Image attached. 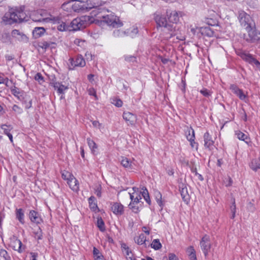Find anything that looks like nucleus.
Masks as SVG:
<instances>
[{
    "instance_id": "c756f323",
    "label": "nucleus",
    "mask_w": 260,
    "mask_h": 260,
    "mask_svg": "<svg viewBox=\"0 0 260 260\" xmlns=\"http://www.w3.org/2000/svg\"><path fill=\"white\" fill-rule=\"evenodd\" d=\"M155 199L156 200L157 204L161 208V209H162L164 205L162 203V201L161 200L162 196L159 191H156L155 192Z\"/></svg>"
},
{
    "instance_id": "de8ad7c7",
    "label": "nucleus",
    "mask_w": 260,
    "mask_h": 260,
    "mask_svg": "<svg viewBox=\"0 0 260 260\" xmlns=\"http://www.w3.org/2000/svg\"><path fill=\"white\" fill-rule=\"evenodd\" d=\"M135 203L131 202L128 205L129 208L135 213H138L139 211V208L134 205Z\"/></svg>"
},
{
    "instance_id": "4be33fe9",
    "label": "nucleus",
    "mask_w": 260,
    "mask_h": 260,
    "mask_svg": "<svg viewBox=\"0 0 260 260\" xmlns=\"http://www.w3.org/2000/svg\"><path fill=\"white\" fill-rule=\"evenodd\" d=\"M16 217L21 223H24V214L22 209L20 208L16 210Z\"/></svg>"
},
{
    "instance_id": "e2e57ef3",
    "label": "nucleus",
    "mask_w": 260,
    "mask_h": 260,
    "mask_svg": "<svg viewBox=\"0 0 260 260\" xmlns=\"http://www.w3.org/2000/svg\"><path fill=\"white\" fill-rule=\"evenodd\" d=\"M30 254L31 255L32 260H37V257L38 256V254L35 252H31Z\"/></svg>"
},
{
    "instance_id": "20e7f679",
    "label": "nucleus",
    "mask_w": 260,
    "mask_h": 260,
    "mask_svg": "<svg viewBox=\"0 0 260 260\" xmlns=\"http://www.w3.org/2000/svg\"><path fill=\"white\" fill-rule=\"evenodd\" d=\"M92 17L89 16H83L76 18L71 22V26L73 30L83 29L92 22Z\"/></svg>"
},
{
    "instance_id": "4c0bfd02",
    "label": "nucleus",
    "mask_w": 260,
    "mask_h": 260,
    "mask_svg": "<svg viewBox=\"0 0 260 260\" xmlns=\"http://www.w3.org/2000/svg\"><path fill=\"white\" fill-rule=\"evenodd\" d=\"M97 225L101 231L103 232L105 230L104 222L102 218L98 219Z\"/></svg>"
},
{
    "instance_id": "49530a36",
    "label": "nucleus",
    "mask_w": 260,
    "mask_h": 260,
    "mask_svg": "<svg viewBox=\"0 0 260 260\" xmlns=\"http://www.w3.org/2000/svg\"><path fill=\"white\" fill-rule=\"evenodd\" d=\"M54 44V43L51 42L44 41L42 43V47L44 49H47L51 47V45Z\"/></svg>"
},
{
    "instance_id": "603ef678",
    "label": "nucleus",
    "mask_w": 260,
    "mask_h": 260,
    "mask_svg": "<svg viewBox=\"0 0 260 260\" xmlns=\"http://www.w3.org/2000/svg\"><path fill=\"white\" fill-rule=\"evenodd\" d=\"M163 260H168L167 257H164ZM169 260H178V258L174 253H170L169 254Z\"/></svg>"
},
{
    "instance_id": "ea45409f",
    "label": "nucleus",
    "mask_w": 260,
    "mask_h": 260,
    "mask_svg": "<svg viewBox=\"0 0 260 260\" xmlns=\"http://www.w3.org/2000/svg\"><path fill=\"white\" fill-rule=\"evenodd\" d=\"M11 92L15 96L20 99V95L21 96V92L20 91V90L18 88L14 87L11 89Z\"/></svg>"
},
{
    "instance_id": "f704fd0d",
    "label": "nucleus",
    "mask_w": 260,
    "mask_h": 260,
    "mask_svg": "<svg viewBox=\"0 0 260 260\" xmlns=\"http://www.w3.org/2000/svg\"><path fill=\"white\" fill-rule=\"evenodd\" d=\"M0 256L3 257L4 260H11L10 255L8 254V252L4 249H0Z\"/></svg>"
},
{
    "instance_id": "6ab92c4d",
    "label": "nucleus",
    "mask_w": 260,
    "mask_h": 260,
    "mask_svg": "<svg viewBox=\"0 0 260 260\" xmlns=\"http://www.w3.org/2000/svg\"><path fill=\"white\" fill-rule=\"evenodd\" d=\"M47 18L44 17L42 13V11L37 12L35 15L32 16V20L35 22L46 21Z\"/></svg>"
},
{
    "instance_id": "e433bc0d",
    "label": "nucleus",
    "mask_w": 260,
    "mask_h": 260,
    "mask_svg": "<svg viewBox=\"0 0 260 260\" xmlns=\"http://www.w3.org/2000/svg\"><path fill=\"white\" fill-rule=\"evenodd\" d=\"M1 128L4 131V134L7 135L10 134V132L12 129V127L11 126V125H8L6 124H3L1 126Z\"/></svg>"
},
{
    "instance_id": "3c124183",
    "label": "nucleus",
    "mask_w": 260,
    "mask_h": 260,
    "mask_svg": "<svg viewBox=\"0 0 260 260\" xmlns=\"http://www.w3.org/2000/svg\"><path fill=\"white\" fill-rule=\"evenodd\" d=\"M142 199L141 193H136V197L134 200V203L138 204L140 202V200Z\"/></svg>"
},
{
    "instance_id": "0eeeda50",
    "label": "nucleus",
    "mask_w": 260,
    "mask_h": 260,
    "mask_svg": "<svg viewBox=\"0 0 260 260\" xmlns=\"http://www.w3.org/2000/svg\"><path fill=\"white\" fill-rule=\"evenodd\" d=\"M200 246L205 256L208 254L211 248V242L210 238L207 235H205L200 241Z\"/></svg>"
},
{
    "instance_id": "774afa93",
    "label": "nucleus",
    "mask_w": 260,
    "mask_h": 260,
    "mask_svg": "<svg viewBox=\"0 0 260 260\" xmlns=\"http://www.w3.org/2000/svg\"><path fill=\"white\" fill-rule=\"evenodd\" d=\"M138 32V30L137 27L134 28L131 31V33L134 35H136Z\"/></svg>"
},
{
    "instance_id": "dca6fc26",
    "label": "nucleus",
    "mask_w": 260,
    "mask_h": 260,
    "mask_svg": "<svg viewBox=\"0 0 260 260\" xmlns=\"http://www.w3.org/2000/svg\"><path fill=\"white\" fill-rule=\"evenodd\" d=\"M185 134L187 139L190 142L191 145L193 147V143H195V136L194 130L191 128H187L185 132Z\"/></svg>"
},
{
    "instance_id": "a18cd8bd",
    "label": "nucleus",
    "mask_w": 260,
    "mask_h": 260,
    "mask_svg": "<svg viewBox=\"0 0 260 260\" xmlns=\"http://www.w3.org/2000/svg\"><path fill=\"white\" fill-rule=\"evenodd\" d=\"M12 110L13 111H14L15 112H16L18 114H21L23 112L22 109L16 105H14L13 106Z\"/></svg>"
},
{
    "instance_id": "423d86ee",
    "label": "nucleus",
    "mask_w": 260,
    "mask_h": 260,
    "mask_svg": "<svg viewBox=\"0 0 260 260\" xmlns=\"http://www.w3.org/2000/svg\"><path fill=\"white\" fill-rule=\"evenodd\" d=\"M246 30L248 34L244 35V38L246 41L253 43L260 39V32L257 31L252 26Z\"/></svg>"
},
{
    "instance_id": "f03ea898",
    "label": "nucleus",
    "mask_w": 260,
    "mask_h": 260,
    "mask_svg": "<svg viewBox=\"0 0 260 260\" xmlns=\"http://www.w3.org/2000/svg\"><path fill=\"white\" fill-rule=\"evenodd\" d=\"M104 3L101 0H87L86 2L81 1H76L72 5L73 10L77 12H85L92 9L94 10L92 11L91 14L92 16H96L101 12L100 10L103 11L104 9L100 8Z\"/></svg>"
},
{
    "instance_id": "aec40b11",
    "label": "nucleus",
    "mask_w": 260,
    "mask_h": 260,
    "mask_svg": "<svg viewBox=\"0 0 260 260\" xmlns=\"http://www.w3.org/2000/svg\"><path fill=\"white\" fill-rule=\"evenodd\" d=\"M12 247L13 249L15 250L18 251L19 252H21L23 251L22 249V243L20 240L15 239L13 242L11 243Z\"/></svg>"
},
{
    "instance_id": "37998d69",
    "label": "nucleus",
    "mask_w": 260,
    "mask_h": 260,
    "mask_svg": "<svg viewBox=\"0 0 260 260\" xmlns=\"http://www.w3.org/2000/svg\"><path fill=\"white\" fill-rule=\"evenodd\" d=\"M237 96L239 97V98L242 101H245L247 98V96L243 93L242 90L240 89V91L237 93Z\"/></svg>"
},
{
    "instance_id": "72a5a7b5",
    "label": "nucleus",
    "mask_w": 260,
    "mask_h": 260,
    "mask_svg": "<svg viewBox=\"0 0 260 260\" xmlns=\"http://www.w3.org/2000/svg\"><path fill=\"white\" fill-rule=\"evenodd\" d=\"M87 141L89 148L91 149L93 153L94 152L95 149L97 148V146L95 143L90 138L87 139Z\"/></svg>"
},
{
    "instance_id": "ddd939ff",
    "label": "nucleus",
    "mask_w": 260,
    "mask_h": 260,
    "mask_svg": "<svg viewBox=\"0 0 260 260\" xmlns=\"http://www.w3.org/2000/svg\"><path fill=\"white\" fill-rule=\"evenodd\" d=\"M28 216L31 222L40 223L42 221V219L39 215L38 213L35 210L30 211Z\"/></svg>"
},
{
    "instance_id": "8fccbe9b",
    "label": "nucleus",
    "mask_w": 260,
    "mask_h": 260,
    "mask_svg": "<svg viewBox=\"0 0 260 260\" xmlns=\"http://www.w3.org/2000/svg\"><path fill=\"white\" fill-rule=\"evenodd\" d=\"M205 33H206V35L208 37H212L213 36L214 32L212 30L210 29L209 27L205 28L204 29Z\"/></svg>"
},
{
    "instance_id": "79ce46f5",
    "label": "nucleus",
    "mask_w": 260,
    "mask_h": 260,
    "mask_svg": "<svg viewBox=\"0 0 260 260\" xmlns=\"http://www.w3.org/2000/svg\"><path fill=\"white\" fill-rule=\"evenodd\" d=\"M230 89L232 91V92L235 94L236 95L239 91H240V89L238 88V87L236 84H231L230 87Z\"/></svg>"
},
{
    "instance_id": "13d9d810",
    "label": "nucleus",
    "mask_w": 260,
    "mask_h": 260,
    "mask_svg": "<svg viewBox=\"0 0 260 260\" xmlns=\"http://www.w3.org/2000/svg\"><path fill=\"white\" fill-rule=\"evenodd\" d=\"M88 92L89 95H93L95 98H96V91L93 88H90L88 90Z\"/></svg>"
},
{
    "instance_id": "c03bdc74",
    "label": "nucleus",
    "mask_w": 260,
    "mask_h": 260,
    "mask_svg": "<svg viewBox=\"0 0 260 260\" xmlns=\"http://www.w3.org/2000/svg\"><path fill=\"white\" fill-rule=\"evenodd\" d=\"M124 58L128 62H134L136 61V57L131 55H125Z\"/></svg>"
},
{
    "instance_id": "9b49d317",
    "label": "nucleus",
    "mask_w": 260,
    "mask_h": 260,
    "mask_svg": "<svg viewBox=\"0 0 260 260\" xmlns=\"http://www.w3.org/2000/svg\"><path fill=\"white\" fill-rule=\"evenodd\" d=\"M50 84L53 86L54 89L57 90V93L59 94H63L64 91L68 89V87L61 83L52 81Z\"/></svg>"
},
{
    "instance_id": "bf43d9fd",
    "label": "nucleus",
    "mask_w": 260,
    "mask_h": 260,
    "mask_svg": "<svg viewBox=\"0 0 260 260\" xmlns=\"http://www.w3.org/2000/svg\"><path fill=\"white\" fill-rule=\"evenodd\" d=\"M66 28H67L66 25L64 23L59 25L57 26L58 29L60 31H64L66 29Z\"/></svg>"
},
{
    "instance_id": "9d476101",
    "label": "nucleus",
    "mask_w": 260,
    "mask_h": 260,
    "mask_svg": "<svg viewBox=\"0 0 260 260\" xmlns=\"http://www.w3.org/2000/svg\"><path fill=\"white\" fill-rule=\"evenodd\" d=\"M241 57L243 59L249 63L255 65L257 68H260V62L254 58L250 54L242 53L241 54Z\"/></svg>"
},
{
    "instance_id": "f8f14e48",
    "label": "nucleus",
    "mask_w": 260,
    "mask_h": 260,
    "mask_svg": "<svg viewBox=\"0 0 260 260\" xmlns=\"http://www.w3.org/2000/svg\"><path fill=\"white\" fill-rule=\"evenodd\" d=\"M180 194L183 200L187 203L190 200V196L188 193L186 186L184 184L179 185Z\"/></svg>"
},
{
    "instance_id": "b1692460",
    "label": "nucleus",
    "mask_w": 260,
    "mask_h": 260,
    "mask_svg": "<svg viewBox=\"0 0 260 260\" xmlns=\"http://www.w3.org/2000/svg\"><path fill=\"white\" fill-rule=\"evenodd\" d=\"M187 255L190 260H197L196 251L191 246L187 248L186 250Z\"/></svg>"
},
{
    "instance_id": "cd10ccee",
    "label": "nucleus",
    "mask_w": 260,
    "mask_h": 260,
    "mask_svg": "<svg viewBox=\"0 0 260 260\" xmlns=\"http://www.w3.org/2000/svg\"><path fill=\"white\" fill-rule=\"evenodd\" d=\"M96 199L94 197L91 196L88 199V202L90 208L93 211H95L98 208L97 204L95 202Z\"/></svg>"
},
{
    "instance_id": "473e14b6",
    "label": "nucleus",
    "mask_w": 260,
    "mask_h": 260,
    "mask_svg": "<svg viewBox=\"0 0 260 260\" xmlns=\"http://www.w3.org/2000/svg\"><path fill=\"white\" fill-rule=\"evenodd\" d=\"M151 246L155 250H158L161 247V244L158 239H154L151 244Z\"/></svg>"
},
{
    "instance_id": "a878e982",
    "label": "nucleus",
    "mask_w": 260,
    "mask_h": 260,
    "mask_svg": "<svg viewBox=\"0 0 260 260\" xmlns=\"http://www.w3.org/2000/svg\"><path fill=\"white\" fill-rule=\"evenodd\" d=\"M235 135L237 136V138L240 140L245 141L247 144L248 143L247 140H249V138L247 136V135H245L241 131H236Z\"/></svg>"
},
{
    "instance_id": "5701e85b",
    "label": "nucleus",
    "mask_w": 260,
    "mask_h": 260,
    "mask_svg": "<svg viewBox=\"0 0 260 260\" xmlns=\"http://www.w3.org/2000/svg\"><path fill=\"white\" fill-rule=\"evenodd\" d=\"M129 35L128 31L115 29L113 32V35L115 38L123 37Z\"/></svg>"
},
{
    "instance_id": "052dcab7",
    "label": "nucleus",
    "mask_w": 260,
    "mask_h": 260,
    "mask_svg": "<svg viewBox=\"0 0 260 260\" xmlns=\"http://www.w3.org/2000/svg\"><path fill=\"white\" fill-rule=\"evenodd\" d=\"M46 1L47 0H35V2L39 6H42L45 4Z\"/></svg>"
},
{
    "instance_id": "7ed1b4c3",
    "label": "nucleus",
    "mask_w": 260,
    "mask_h": 260,
    "mask_svg": "<svg viewBox=\"0 0 260 260\" xmlns=\"http://www.w3.org/2000/svg\"><path fill=\"white\" fill-rule=\"evenodd\" d=\"M26 14L22 10H11L5 14L3 17V20L6 24H12L14 23H20L27 21Z\"/></svg>"
},
{
    "instance_id": "4468645a",
    "label": "nucleus",
    "mask_w": 260,
    "mask_h": 260,
    "mask_svg": "<svg viewBox=\"0 0 260 260\" xmlns=\"http://www.w3.org/2000/svg\"><path fill=\"white\" fill-rule=\"evenodd\" d=\"M112 210L116 215H121L123 213V206L120 203H114L112 206Z\"/></svg>"
},
{
    "instance_id": "a211bd4d",
    "label": "nucleus",
    "mask_w": 260,
    "mask_h": 260,
    "mask_svg": "<svg viewBox=\"0 0 260 260\" xmlns=\"http://www.w3.org/2000/svg\"><path fill=\"white\" fill-rule=\"evenodd\" d=\"M45 32V29L43 27H36L32 31V35L36 39L41 37Z\"/></svg>"
},
{
    "instance_id": "6e6d98bb",
    "label": "nucleus",
    "mask_w": 260,
    "mask_h": 260,
    "mask_svg": "<svg viewBox=\"0 0 260 260\" xmlns=\"http://www.w3.org/2000/svg\"><path fill=\"white\" fill-rule=\"evenodd\" d=\"M24 104H25V107L26 109H29L31 107V100L29 99L28 102H27V100L24 101Z\"/></svg>"
},
{
    "instance_id": "864d4df0",
    "label": "nucleus",
    "mask_w": 260,
    "mask_h": 260,
    "mask_svg": "<svg viewBox=\"0 0 260 260\" xmlns=\"http://www.w3.org/2000/svg\"><path fill=\"white\" fill-rule=\"evenodd\" d=\"M36 237L38 239L40 240L42 239V233L41 229L39 227L38 231L36 233Z\"/></svg>"
},
{
    "instance_id": "338daca9",
    "label": "nucleus",
    "mask_w": 260,
    "mask_h": 260,
    "mask_svg": "<svg viewBox=\"0 0 260 260\" xmlns=\"http://www.w3.org/2000/svg\"><path fill=\"white\" fill-rule=\"evenodd\" d=\"M142 230L144 232H145L147 235H149V231L147 230V228L146 226H143L142 228Z\"/></svg>"
},
{
    "instance_id": "a19ab883",
    "label": "nucleus",
    "mask_w": 260,
    "mask_h": 260,
    "mask_svg": "<svg viewBox=\"0 0 260 260\" xmlns=\"http://www.w3.org/2000/svg\"><path fill=\"white\" fill-rule=\"evenodd\" d=\"M113 104L115 105L117 107H121L122 106V101L119 99H114L112 102Z\"/></svg>"
},
{
    "instance_id": "f3484780",
    "label": "nucleus",
    "mask_w": 260,
    "mask_h": 260,
    "mask_svg": "<svg viewBox=\"0 0 260 260\" xmlns=\"http://www.w3.org/2000/svg\"><path fill=\"white\" fill-rule=\"evenodd\" d=\"M204 146L205 147L210 148L214 144V141L212 140L211 136L208 132L205 133L204 135Z\"/></svg>"
},
{
    "instance_id": "09e8293b",
    "label": "nucleus",
    "mask_w": 260,
    "mask_h": 260,
    "mask_svg": "<svg viewBox=\"0 0 260 260\" xmlns=\"http://www.w3.org/2000/svg\"><path fill=\"white\" fill-rule=\"evenodd\" d=\"M35 79L36 80V81H38V82H39L40 83H42L41 82H44V79H43V76H42V75L39 73H38L35 76Z\"/></svg>"
},
{
    "instance_id": "6e6552de",
    "label": "nucleus",
    "mask_w": 260,
    "mask_h": 260,
    "mask_svg": "<svg viewBox=\"0 0 260 260\" xmlns=\"http://www.w3.org/2000/svg\"><path fill=\"white\" fill-rule=\"evenodd\" d=\"M239 21L241 25L245 28V29L252 26L251 23L249 22L250 16L244 12H240L239 15Z\"/></svg>"
},
{
    "instance_id": "c9c22d12",
    "label": "nucleus",
    "mask_w": 260,
    "mask_h": 260,
    "mask_svg": "<svg viewBox=\"0 0 260 260\" xmlns=\"http://www.w3.org/2000/svg\"><path fill=\"white\" fill-rule=\"evenodd\" d=\"M200 92L205 97L209 98L211 96L212 92L207 88H203L200 91Z\"/></svg>"
},
{
    "instance_id": "1a4fd4ad",
    "label": "nucleus",
    "mask_w": 260,
    "mask_h": 260,
    "mask_svg": "<svg viewBox=\"0 0 260 260\" xmlns=\"http://www.w3.org/2000/svg\"><path fill=\"white\" fill-rule=\"evenodd\" d=\"M123 118L126 121L128 125H135L137 121V116L129 112H123Z\"/></svg>"
},
{
    "instance_id": "393cba45",
    "label": "nucleus",
    "mask_w": 260,
    "mask_h": 260,
    "mask_svg": "<svg viewBox=\"0 0 260 260\" xmlns=\"http://www.w3.org/2000/svg\"><path fill=\"white\" fill-rule=\"evenodd\" d=\"M135 241L138 245L144 244L145 246H146V238L143 234H141L139 237H136L135 238Z\"/></svg>"
},
{
    "instance_id": "69168bd1",
    "label": "nucleus",
    "mask_w": 260,
    "mask_h": 260,
    "mask_svg": "<svg viewBox=\"0 0 260 260\" xmlns=\"http://www.w3.org/2000/svg\"><path fill=\"white\" fill-rule=\"evenodd\" d=\"M129 196H130V199L131 200V202H134V199L135 198V195H134V192H133L132 193H129Z\"/></svg>"
},
{
    "instance_id": "412c9836",
    "label": "nucleus",
    "mask_w": 260,
    "mask_h": 260,
    "mask_svg": "<svg viewBox=\"0 0 260 260\" xmlns=\"http://www.w3.org/2000/svg\"><path fill=\"white\" fill-rule=\"evenodd\" d=\"M11 35L13 37L16 38L19 41H21L26 38V36L20 32L18 30L14 29L11 32Z\"/></svg>"
},
{
    "instance_id": "bb28decb",
    "label": "nucleus",
    "mask_w": 260,
    "mask_h": 260,
    "mask_svg": "<svg viewBox=\"0 0 260 260\" xmlns=\"http://www.w3.org/2000/svg\"><path fill=\"white\" fill-rule=\"evenodd\" d=\"M93 255L94 260H104L103 255L99 250L95 247L93 248Z\"/></svg>"
},
{
    "instance_id": "39448f33",
    "label": "nucleus",
    "mask_w": 260,
    "mask_h": 260,
    "mask_svg": "<svg viewBox=\"0 0 260 260\" xmlns=\"http://www.w3.org/2000/svg\"><path fill=\"white\" fill-rule=\"evenodd\" d=\"M98 17L102 18V21L112 27L118 28L123 25V23L120 20L119 18L112 14L99 16Z\"/></svg>"
},
{
    "instance_id": "c85d7f7f",
    "label": "nucleus",
    "mask_w": 260,
    "mask_h": 260,
    "mask_svg": "<svg viewBox=\"0 0 260 260\" xmlns=\"http://www.w3.org/2000/svg\"><path fill=\"white\" fill-rule=\"evenodd\" d=\"M250 168L256 171L257 169H260V161L258 159H253L250 164Z\"/></svg>"
},
{
    "instance_id": "f257e3e1",
    "label": "nucleus",
    "mask_w": 260,
    "mask_h": 260,
    "mask_svg": "<svg viewBox=\"0 0 260 260\" xmlns=\"http://www.w3.org/2000/svg\"><path fill=\"white\" fill-rule=\"evenodd\" d=\"M168 17V20L166 17L162 15H156L155 17V20L157 25L164 28L163 31H168L169 36L167 38H171L176 35V24L179 21V16L177 12L172 11L167 12Z\"/></svg>"
},
{
    "instance_id": "2f4dec72",
    "label": "nucleus",
    "mask_w": 260,
    "mask_h": 260,
    "mask_svg": "<svg viewBox=\"0 0 260 260\" xmlns=\"http://www.w3.org/2000/svg\"><path fill=\"white\" fill-rule=\"evenodd\" d=\"M121 164L126 168H131L132 163L129 161L128 158L126 157H122L121 160Z\"/></svg>"
},
{
    "instance_id": "7c9ffc66",
    "label": "nucleus",
    "mask_w": 260,
    "mask_h": 260,
    "mask_svg": "<svg viewBox=\"0 0 260 260\" xmlns=\"http://www.w3.org/2000/svg\"><path fill=\"white\" fill-rule=\"evenodd\" d=\"M69 184L72 190H78V181L76 179H75V178L72 179L70 181Z\"/></svg>"
},
{
    "instance_id": "680f3d73",
    "label": "nucleus",
    "mask_w": 260,
    "mask_h": 260,
    "mask_svg": "<svg viewBox=\"0 0 260 260\" xmlns=\"http://www.w3.org/2000/svg\"><path fill=\"white\" fill-rule=\"evenodd\" d=\"M92 125L94 127H99L101 125V124L99 123V122L98 121H93L92 122Z\"/></svg>"
},
{
    "instance_id": "0e129e2a",
    "label": "nucleus",
    "mask_w": 260,
    "mask_h": 260,
    "mask_svg": "<svg viewBox=\"0 0 260 260\" xmlns=\"http://www.w3.org/2000/svg\"><path fill=\"white\" fill-rule=\"evenodd\" d=\"M93 77L94 75L93 74H89L88 75L87 78L90 82H92L93 81Z\"/></svg>"
},
{
    "instance_id": "2eb2a0df",
    "label": "nucleus",
    "mask_w": 260,
    "mask_h": 260,
    "mask_svg": "<svg viewBox=\"0 0 260 260\" xmlns=\"http://www.w3.org/2000/svg\"><path fill=\"white\" fill-rule=\"evenodd\" d=\"M72 65L74 67H84L85 65V61L82 55H78L75 60H73Z\"/></svg>"
},
{
    "instance_id": "58836bf2",
    "label": "nucleus",
    "mask_w": 260,
    "mask_h": 260,
    "mask_svg": "<svg viewBox=\"0 0 260 260\" xmlns=\"http://www.w3.org/2000/svg\"><path fill=\"white\" fill-rule=\"evenodd\" d=\"M230 210H231V213H232L231 218L233 219L235 217V213H236V206L235 199H233L232 204L230 207Z\"/></svg>"
},
{
    "instance_id": "4d7b16f0",
    "label": "nucleus",
    "mask_w": 260,
    "mask_h": 260,
    "mask_svg": "<svg viewBox=\"0 0 260 260\" xmlns=\"http://www.w3.org/2000/svg\"><path fill=\"white\" fill-rule=\"evenodd\" d=\"M142 190H143V191L141 192L140 193H141V195L142 196H143L144 198L148 197V196H149V193H148V191L147 189H146V188H145L144 189L142 188Z\"/></svg>"
},
{
    "instance_id": "5fc2aeb1",
    "label": "nucleus",
    "mask_w": 260,
    "mask_h": 260,
    "mask_svg": "<svg viewBox=\"0 0 260 260\" xmlns=\"http://www.w3.org/2000/svg\"><path fill=\"white\" fill-rule=\"evenodd\" d=\"M8 82V78H4L3 76L0 75V84H4L8 86L7 83Z\"/></svg>"
}]
</instances>
